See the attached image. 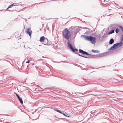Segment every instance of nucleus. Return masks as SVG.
Masks as SVG:
<instances>
[{"mask_svg": "<svg viewBox=\"0 0 123 123\" xmlns=\"http://www.w3.org/2000/svg\"><path fill=\"white\" fill-rule=\"evenodd\" d=\"M62 35L63 37L68 39L70 38L71 35L67 28L64 29L62 31Z\"/></svg>", "mask_w": 123, "mask_h": 123, "instance_id": "1", "label": "nucleus"}, {"mask_svg": "<svg viewBox=\"0 0 123 123\" xmlns=\"http://www.w3.org/2000/svg\"><path fill=\"white\" fill-rule=\"evenodd\" d=\"M84 37L85 40L90 41L92 43L94 44L95 43L96 38L95 37L86 35H84Z\"/></svg>", "mask_w": 123, "mask_h": 123, "instance_id": "2", "label": "nucleus"}, {"mask_svg": "<svg viewBox=\"0 0 123 123\" xmlns=\"http://www.w3.org/2000/svg\"><path fill=\"white\" fill-rule=\"evenodd\" d=\"M122 42L118 43L115 44L111 46L109 49L110 50H114L118 48V47L122 45Z\"/></svg>", "mask_w": 123, "mask_h": 123, "instance_id": "3", "label": "nucleus"}, {"mask_svg": "<svg viewBox=\"0 0 123 123\" xmlns=\"http://www.w3.org/2000/svg\"><path fill=\"white\" fill-rule=\"evenodd\" d=\"M40 41L41 42H43V44L45 45H48V40L43 36H42L40 37Z\"/></svg>", "mask_w": 123, "mask_h": 123, "instance_id": "4", "label": "nucleus"}, {"mask_svg": "<svg viewBox=\"0 0 123 123\" xmlns=\"http://www.w3.org/2000/svg\"><path fill=\"white\" fill-rule=\"evenodd\" d=\"M68 47L70 48V49L73 52L77 51V52L78 51V49H74L73 48L72 45L70 44L69 42H68Z\"/></svg>", "mask_w": 123, "mask_h": 123, "instance_id": "5", "label": "nucleus"}, {"mask_svg": "<svg viewBox=\"0 0 123 123\" xmlns=\"http://www.w3.org/2000/svg\"><path fill=\"white\" fill-rule=\"evenodd\" d=\"M25 32L28 34L30 37L31 34L32 33V31L31 28H29L27 29L26 31H25Z\"/></svg>", "mask_w": 123, "mask_h": 123, "instance_id": "6", "label": "nucleus"}, {"mask_svg": "<svg viewBox=\"0 0 123 123\" xmlns=\"http://www.w3.org/2000/svg\"><path fill=\"white\" fill-rule=\"evenodd\" d=\"M79 52L80 53H82V54H84L86 55H88L89 54L87 52L84 51L81 49H79Z\"/></svg>", "mask_w": 123, "mask_h": 123, "instance_id": "7", "label": "nucleus"}, {"mask_svg": "<svg viewBox=\"0 0 123 123\" xmlns=\"http://www.w3.org/2000/svg\"><path fill=\"white\" fill-rule=\"evenodd\" d=\"M54 111H57L59 113H61V114H63V115H64V116H66V117H69V116H67V115H66L64 113H62V112L61 111H60L59 110H55V109H54Z\"/></svg>", "mask_w": 123, "mask_h": 123, "instance_id": "8", "label": "nucleus"}, {"mask_svg": "<svg viewBox=\"0 0 123 123\" xmlns=\"http://www.w3.org/2000/svg\"><path fill=\"white\" fill-rule=\"evenodd\" d=\"M114 42V40L112 38L110 40L109 43L110 44H112Z\"/></svg>", "mask_w": 123, "mask_h": 123, "instance_id": "9", "label": "nucleus"}, {"mask_svg": "<svg viewBox=\"0 0 123 123\" xmlns=\"http://www.w3.org/2000/svg\"><path fill=\"white\" fill-rule=\"evenodd\" d=\"M19 35L18 32H17L15 33V35L16 38L18 37H19Z\"/></svg>", "mask_w": 123, "mask_h": 123, "instance_id": "10", "label": "nucleus"}, {"mask_svg": "<svg viewBox=\"0 0 123 123\" xmlns=\"http://www.w3.org/2000/svg\"><path fill=\"white\" fill-rule=\"evenodd\" d=\"M92 51L94 53H98L99 52V51L98 50H92Z\"/></svg>", "mask_w": 123, "mask_h": 123, "instance_id": "11", "label": "nucleus"}, {"mask_svg": "<svg viewBox=\"0 0 123 123\" xmlns=\"http://www.w3.org/2000/svg\"><path fill=\"white\" fill-rule=\"evenodd\" d=\"M18 99L19 100L20 103L21 104H23V102L22 100V98H18Z\"/></svg>", "mask_w": 123, "mask_h": 123, "instance_id": "12", "label": "nucleus"}, {"mask_svg": "<svg viewBox=\"0 0 123 123\" xmlns=\"http://www.w3.org/2000/svg\"><path fill=\"white\" fill-rule=\"evenodd\" d=\"M15 5H14V4H13L12 5H10L8 7V8H7V9H8L12 7V6H15Z\"/></svg>", "mask_w": 123, "mask_h": 123, "instance_id": "13", "label": "nucleus"}, {"mask_svg": "<svg viewBox=\"0 0 123 123\" xmlns=\"http://www.w3.org/2000/svg\"><path fill=\"white\" fill-rule=\"evenodd\" d=\"M114 30H112L111 31H110L108 33V34H110L114 33Z\"/></svg>", "mask_w": 123, "mask_h": 123, "instance_id": "14", "label": "nucleus"}, {"mask_svg": "<svg viewBox=\"0 0 123 123\" xmlns=\"http://www.w3.org/2000/svg\"><path fill=\"white\" fill-rule=\"evenodd\" d=\"M119 29H116L115 30V32L117 33L119 31Z\"/></svg>", "mask_w": 123, "mask_h": 123, "instance_id": "15", "label": "nucleus"}, {"mask_svg": "<svg viewBox=\"0 0 123 123\" xmlns=\"http://www.w3.org/2000/svg\"><path fill=\"white\" fill-rule=\"evenodd\" d=\"M119 28L121 29L122 31H123V27L121 26H119Z\"/></svg>", "mask_w": 123, "mask_h": 123, "instance_id": "16", "label": "nucleus"}, {"mask_svg": "<svg viewBox=\"0 0 123 123\" xmlns=\"http://www.w3.org/2000/svg\"><path fill=\"white\" fill-rule=\"evenodd\" d=\"M16 95L17 97H18V98H19L20 97H19V96H18V95L17 94H16Z\"/></svg>", "mask_w": 123, "mask_h": 123, "instance_id": "17", "label": "nucleus"}, {"mask_svg": "<svg viewBox=\"0 0 123 123\" xmlns=\"http://www.w3.org/2000/svg\"><path fill=\"white\" fill-rule=\"evenodd\" d=\"M78 54V55L79 56H83V57H84V56H82V55H80V54Z\"/></svg>", "mask_w": 123, "mask_h": 123, "instance_id": "18", "label": "nucleus"}, {"mask_svg": "<svg viewBox=\"0 0 123 123\" xmlns=\"http://www.w3.org/2000/svg\"><path fill=\"white\" fill-rule=\"evenodd\" d=\"M30 62V61H29V60H28V61L27 62H26V63H29Z\"/></svg>", "mask_w": 123, "mask_h": 123, "instance_id": "19", "label": "nucleus"}, {"mask_svg": "<svg viewBox=\"0 0 123 123\" xmlns=\"http://www.w3.org/2000/svg\"><path fill=\"white\" fill-rule=\"evenodd\" d=\"M122 41H123V35H122Z\"/></svg>", "mask_w": 123, "mask_h": 123, "instance_id": "20", "label": "nucleus"}, {"mask_svg": "<svg viewBox=\"0 0 123 123\" xmlns=\"http://www.w3.org/2000/svg\"><path fill=\"white\" fill-rule=\"evenodd\" d=\"M116 80L117 81H118V80Z\"/></svg>", "mask_w": 123, "mask_h": 123, "instance_id": "21", "label": "nucleus"}, {"mask_svg": "<svg viewBox=\"0 0 123 123\" xmlns=\"http://www.w3.org/2000/svg\"><path fill=\"white\" fill-rule=\"evenodd\" d=\"M34 63H33V64L32 65H34Z\"/></svg>", "mask_w": 123, "mask_h": 123, "instance_id": "22", "label": "nucleus"}]
</instances>
